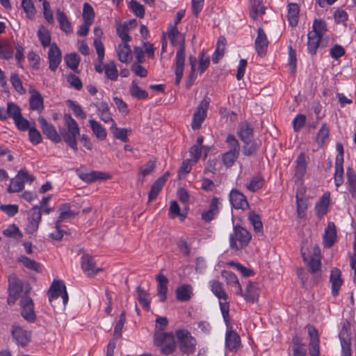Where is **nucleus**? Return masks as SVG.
I'll use <instances>...</instances> for the list:
<instances>
[{"mask_svg":"<svg viewBox=\"0 0 356 356\" xmlns=\"http://www.w3.org/2000/svg\"><path fill=\"white\" fill-rule=\"evenodd\" d=\"M93 105L97 108L98 115L102 121L106 123L108 122H114L110 112V108L106 102L93 103Z\"/></svg>","mask_w":356,"mask_h":356,"instance_id":"393cba45","label":"nucleus"},{"mask_svg":"<svg viewBox=\"0 0 356 356\" xmlns=\"http://www.w3.org/2000/svg\"><path fill=\"white\" fill-rule=\"evenodd\" d=\"M327 31V25L325 22L322 19H316L313 23L312 31H309V33H314V35H318L321 38H323Z\"/></svg>","mask_w":356,"mask_h":356,"instance_id":"ea45409f","label":"nucleus"},{"mask_svg":"<svg viewBox=\"0 0 356 356\" xmlns=\"http://www.w3.org/2000/svg\"><path fill=\"white\" fill-rule=\"evenodd\" d=\"M299 8L296 3H289L288 6V20L291 26H296L298 24Z\"/></svg>","mask_w":356,"mask_h":356,"instance_id":"79ce46f5","label":"nucleus"},{"mask_svg":"<svg viewBox=\"0 0 356 356\" xmlns=\"http://www.w3.org/2000/svg\"><path fill=\"white\" fill-rule=\"evenodd\" d=\"M296 166L295 171V177L301 180L304 177L306 169H307V163L305 160V154L304 153H300L296 160Z\"/></svg>","mask_w":356,"mask_h":356,"instance_id":"7c9ffc66","label":"nucleus"},{"mask_svg":"<svg viewBox=\"0 0 356 356\" xmlns=\"http://www.w3.org/2000/svg\"><path fill=\"white\" fill-rule=\"evenodd\" d=\"M330 136V129L327 124L324 123L321 125L316 136V143L318 146L322 147L327 140Z\"/></svg>","mask_w":356,"mask_h":356,"instance_id":"58836bf2","label":"nucleus"},{"mask_svg":"<svg viewBox=\"0 0 356 356\" xmlns=\"http://www.w3.org/2000/svg\"><path fill=\"white\" fill-rule=\"evenodd\" d=\"M65 60L67 66L73 71H76L81 58L80 56L76 53L67 54L65 56Z\"/></svg>","mask_w":356,"mask_h":356,"instance_id":"8fccbe9b","label":"nucleus"},{"mask_svg":"<svg viewBox=\"0 0 356 356\" xmlns=\"http://www.w3.org/2000/svg\"><path fill=\"white\" fill-rule=\"evenodd\" d=\"M346 177L348 191L353 197H356V175L352 168H348L347 169Z\"/></svg>","mask_w":356,"mask_h":356,"instance_id":"a19ab883","label":"nucleus"},{"mask_svg":"<svg viewBox=\"0 0 356 356\" xmlns=\"http://www.w3.org/2000/svg\"><path fill=\"white\" fill-rule=\"evenodd\" d=\"M209 286L212 293L218 298V300H227L228 295L223 289L222 283L218 280H211L209 282Z\"/></svg>","mask_w":356,"mask_h":356,"instance_id":"c756f323","label":"nucleus"},{"mask_svg":"<svg viewBox=\"0 0 356 356\" xmlns=\"http://www.w3.org/2000/svg\"><path fill=\"white\" fill-rule=\"evenodd\" d=\"M42 212L38 207H33L29 213V223L26 227V231L29 234H33L38 230L39 224L41 221Z\"/></svg>","mask_w":356,"mask_h":356,"instance_id":"dca6fc26","label":"nucleus"},{"mask_svg":"<svg viewBox=\"0 0 356 356\" xmlns=\"http://www.w3.org/2000/svg\"><path fill=\"white\" fill-rule=\"evenodd\" d=\"M130 93L133 97L138 99H145L148 97L147 92L140 88L135 81H132L130 86Z\"/></svg>","mask_w":356,"mask_h":356,"instance_id":"09e8293b","label":"nucleus"},{"mask_svg":"<svg viewBox=\"0 0 356 356\" xmlns=\"http://www.w3.org/2000/svg\"><path fill=\"white\" fill-rule=\"evenodd\" d=\"M22 290L23 286L21 280L15 275H10L8 277V304L10 305L15 304L22 293Z\"/></svg>","mask_w":356,"mask_h":356,"instance_id":"423d86ee","label":"nucleus"},{"mask_svg":"<svg viewBox=\"0 0 356 356\" xmlns=\"http://www.w3.org/2000/svg\"><path fill=\"white\" fill-rule=\"evenodd\" d=\"M38 36L44 47L50 45L51 36L49 31L44 26H41L38 31Z\"/></svg>","mask_w":356,"mask_h":356,"instance_id":"13d9d810","label":"nucleus"},{"mask_svg":"<svg viewBox=\"0 0 356 356\" xmlns=\"http://www.w3.org/2000/svg\"><path fill=\"white\" fill-rule=\"evenodd\" d=\"M111 131L113 136L123 142L128 141L127 132L128 130L125 128H119L117 127L116 123L113 122L111 128Z\"/></svg>","mask_w":356,"mask_h":356,"instance_id":"de8ad7c7","label":"nucleus"},{"mask_svg":"<svg viewBox=\"0 0 356 356\" xmlns=\"http://www.w3.org/2000/svg\"><path fill=\"white\" fill-rule=\"evenodd\" d=\"M251 8L250 16L253 20H256L258 15L265 13V7L262 4V0H250Z\"/></svg>","mask_w":356,"mask_h":356,"instance_id":"c9c22d12","label":"nucleus"},{"mask_svg":"<svg viewBox=\"0 0 356 356\" xmlns=\"http://www.w3.org/2000/svg\"><path fill=\"white\" fill-rule=\"evenodd\" d=\"M337 241V228L333 222H330L325 230L323 243L326 248H331Z\"/></svg>","mask_w":356,"mask_h":356,"instance_id":"b1692460","label":"nucleus"},{"mask_svg":"<svg viewBox=\"0 0 356 356\" xmlns=\"http://www.w3.org/2000/svg\"><path fill=\"white\" fill-rule=\"evenodd\" d=\"M10 82L16 91L20 95H24L26 90L22 86V81L17 74H12L10 76Z\"/></svg>","mask_w":356,"mask_h":356,"instance_id":"69168bd1","label":"nucleus"},{"mask_svg":"<svg viewBox=\"0 0 356 356\" xmlns=\"http://www.w3.org/2000/svg\"><path fill=\"white\" fill-rule=\"evenodd\" d=\"M106 76L113 81L118 79V72L114 62H110L104 65Z\"/></svg>","mask_w":356,"mask_h":356,"instance_id":"bf43d9fd","label":"nucleus"},{"mask_svg":"<svg viewBox=\"0 0 356 356\" xmlns=\"http://www.w3.org/2000/svg\"><path fill=\"white\" fill-rule=\"evenodd\" d=\"M156 279L159 283L158 296L159 300L161 302H165L167 298L166 294L168 291V280L163 274H159Z\"/></svg>","mask_w":356,"mask_h":356,"instance_id":"c85d7f7f","label":"nucleus"},{"mask_svg":"<svg viewBox=\"0 0 356 356\" xmlns=\"http://www.w3.org/2000/svg\"><path fill=\"white\" fill-rule=\"evenodd\" d=\"M81 268L86 275L95 277L98 273L104 270L102 268L96 266L93 257L89 254H84L81 257Z\"/></svg>","mask_w":356,"mask_h":356,"instance_id":"ddd939ff","label":"nucleus"},{"mask_svg":"<svg viewBox=\"0 0 356 356\" xmlns=\"http://www.w3.org/2000/svg\"><path fill=\"white\" fill-rule=\"evenodd\" d=\"M229 201L236 209H246L249 204L246 197L236 189H232L229 193Z\"/></svg>","mask_w":356,"mask_h":356,"instance_id":"f3484780","label":"nucleus"},{"mask_svg":"<svg viewBox=\"0 0 356 356\" xmlns=\"http://www.w3.org/2000/svg\"><path fill=\"white\" fill-rule=\"evenodd\" d=\"M293 356H306L307 351L303 345L300 342V339L298 337H294L293 339Z\"/></svg>","mask_w":356,"mask_h":356,"instance_id":"680f3d73","label":"nucleus"},{"mask_svg":"<svg viewBox=\"0 0 356 356\" xmlns=\"http://www.w3.org/2000/svg\"><path fill=\"white\" fill-rule=\"evenodd\" d=\"M243 152L248 156L254 154L259 146V143L253 139L243 141Z\"/></svg>","mask_w":356,"mask_h":356,"instance_id":"a18cd8bd","label":"nucleus"},{"mask_svg":"<svg viewBox=\"0 0 356 356\" xmlns=\"http://www.w3.org/2000/svg\"><path fill=\"white\" fill-rule=\"evenodd\" d=\"M95 17V12L93 8L88 3L83 4V18L84 22L92 24Z\"/></svg>","mask_w":356,"mask_h":356,"instance_id":"e2e57ef3","label":"nucleus"},{"mask_svg":"<svg viewBox=\"0 0 356 356\" xmlns=\"http://www.w3.org/2000/svg\"><path fill=\"white\" fill-rule=\"evenodd\" d=\"M6 106V108H0V120H6L9 118L14 120L22 115V109L17 104L9 102Z\"/></svg>","mask_w":356,"mask_h":356,"instance_id":"2eb2a0df","label":"nucleus"},{"mask_svg":"<svg viewBox=\"0 0 356 356\" xmlns=\"http://www.w3.org/2000/svg\"><path fill=\"white\" fill-rule=\"evenodd\" d=\"M56 17L58 21L60 28L66 33H70L72 31L71 24L68 20L67 15L60 9L56 10Z\"/></svg>","mask_w":356,"mask_h":356,"instance_id":"f704fd0d","label":"nucleus"},{"mask_svg":"<svg viewBox=\"0 0 356 356\" xmlns=\"http://www.w3.org/2000/svg\"><path fill=\"white\" fill-rule=\"evenodd\" d=\"M154 343L160 348L161 352L164 355H170L176 349V342L172 332H154Z\"/></svg>","mask_w":356,"mask_h":356,"instance_id":"7ed1b4c3","label":"nucleus"},{"mask_svg":"<svg viewBox=\"0 0 356 356\" xmlns=\"http://www.w3.org/2000/svg\"><path fill=\"white\" fill-rule=\"evenodd\" d=\"M244 299L249 302H254L259 298L258 284L255 282H248L245 289Z\"/></svg>","mask_w":356,"mask_h":356,"instance_id":"cd10ccee","label":"nucleus"},{"mask_svg":"<svg viewBox=\"0 0 356 356\" xmlns=\"http://www.w3.org/2000/svg\"><path fill=\"white\" fill-rule=\"evenodd\" d=\"M335 173H334V182L337 187H339L343 184V167L342 164V159L341 158L335 161Z\"/></svg>","mask_w":356,"mask_h":356,"instance_id":"49530a36","label":"nucleus"},{"mask_svg":"<svg viewBox=\"0 0 356 356\" xmlns=\"http://www.w3.org/2000/svg\"><path fill=\"white\" fill-rule=\"evenodd\" d=\"M303 193L304 191H298L296 193L297 213L300 218H304L307 209L305 200L300 197V195H303Z\"/></svg>","mask_w":356,"mask_h":356,"instance_id":"603ef678","label":"nucleus"},{"mask_svg":"<svg viewBox=\"0 0 356 356\" xmlns=\"http://www.w3.org/2000/svg\"><path fill=\"white\" fill-rule=\"evenodd\" d=\"M34 177L29 175L25 169L20 170L16 177L10 180V186L8 188L9 193H17L23 190L24 182H32Z\"/></svg>","mask_w":356,"mask_h":356,"instance_id":"0eeeda50","label":"nucleus"},{"mask_svg":"<svg viewBox=\"0 0 356 356\" xmlns=\"http://www.w3.org/2000/svg\"><path fill=\"white\" fill-rule=\"evenodd\" d=\"M254 45L257 54L261 56H264L268 46V40L262 28L257 29V35L255 39Z\"/></svg>","mask_w":356,"mask_h":356,"instance_id":"6ab92c4d","label":"nucleus"},{"mask_svg":"<svg viewBox=\"0 0 356 356\" xmlns=\"http://www.w3.org/2000/svg\"><path fill=\"white\" fill-rule=\"evenodd\" d=\"M29 92L31 94L29 99L30 109L41 112L44 109V101L41 94L33 87H30Z\"/></svg>","mask_w":356,"mask_h":356,"instance_id":"4be33fe9","label":"nucleus"},{"mask_svg":"<svg viewBox=\"0 0 356 356\" xmlns=\"http://www.w3.org/2000/svg\"><path fill=\"white\" fill-rule=\"evenodd\" d=\"M21 314L29 322H34L36 315L34 311V304L32 299L25 294L20 300Z\"/></svg>","mask_w":356,"mask_h":356,"instance_id":"9d476101","label":"nucleus"},{"mask_svg":"<svg viewBox=\"0 0 356 356\" xmlns=\"http://www.w3.org/2000/svg\"><path fill=\"white\" fill-rule=\"evenodd\" d=\"M3 234L7 237H17L21 238L22 234L19 231L18 227L15 224L9 225L6 229L3 231Z\"/></svg>","mask_w":356,"mask_h":356,"instance_id":"338daca9","label":"nucleus"},{"mask_svg":"<svg viewBox=\"0 0 356 356\" xmlns=\"http://www.w3.org/2000/svg\"><path fill=\"white\" fill-rule=\"evenodd\" d=\"M65 129L60 130L61 139L73 150L77 151V140L80 137V128L76 120L70 114L63 116Z\"/></svg>","mask_w":356,"mask_h":356,"instance_id":"f257e3e1","label":"nucleus"},{"mask_svg":"<svg viewBox=\"0 0 356 356\" xmlns=\"http://www.w3.org/2000/svg\"><path fill=\"white\" fill-rule=\"evenodd\" d=\"M67 104L77 118H79L82 120L86 118V114L83 111L81 106L79 104L70 99L67 101Z\"/></svg>","mask_w":356,"mask_h":356,"instance_id":"0e129e2a","label":"nucleus"},{"mask_svg":"<svg viewBox=\"0 0 356 356\" xmlns=\"http://www.w3.org/2000/svg\"><path fill=\"white\" fill-rule=\"evenodd\" d=\"M209 102L208 97L204 98L194 113L191 123V127L194 130L200 129L206 118Z\"/></svg>","mask_w":356,"mask_h":356,"instance_id":"1a4fd4ad","label":"nucleus"},{"mask_svg":"<svg viewBox=\"0 0 356 356\" xmlns=\"http://www.w3.org/2000/svg\"><path fill=\"white\" fill-rule=\"evenodd\" d=\"M172 45H178L179 48L176 54V85H179L183 76L184 63H185V38L184 35H178L177 36L170 38Z\"/></svg>","mask_w":356,"mask_h":356,"instance_id":"f03ea898","label":"nucleus"},{"mask_svg":"<svg viewBox=\"0 0 356 356\" xmlns=\"http://www.w3.org/2000/svg\"><path fill=\"white\" fill-rule=\"evenodd\" d=\"M239 156V152H234V151H227L222 156V161L223 164L227 168L232 167L236 160L238 159Z\"/></svg>","mask_w":356,"mask_h":356,"instance_id":"6e6d98bb","label":"nucleus"},{"mask_svg":"<svg viewBox=\"0 0 356 356\" xmlns=\"http://www.w3.org/2000/svg\"><path fill=\"white\" fill-rule=\"evenodd\" d=\"M238 135L243 142L251 140L253 136V128L248 122H242L239 126Z\"/></svg>","mask_w":356,"mask_h":356,"instance_id":"473e14b6","label":"nucleus"},{"mask_svg":"<svg viewBox=\"0 0 356 356\" xmlns=\"http://www.w3.org/2000/svg\"><path fill=\"white\" fill-rule=\"evenodd\" d=\"M11 334L15 342L22 347L27 346L31 339V332L19 325H13Z\"/></svg>","mask_w":356,"mask_h":356,"instance_id":"9b49d317","label":"nucleus"},{"mask_svg":"<svg viewBox=\"0 0 356 356\" xmlns=\"http://www.w3.org/2000/svg\"><path fill=\"white\" fill-rule=\"evenodd\" d=\"M264 184V179L260 175H257L251 179L250 182L246 184V188L251 192H256L259 190Z\"/></svg>","mask_w":356,"mask_h":356,"instance_id":"5fc2aeb1","label":"nucleus"},{"mask_svg":"<svg viewBox=\"0 0 356 356\" xmlns=\"http://www.w3.org/2000/svg\"><path fill=\"white\" fill-rule=\"evenodd\" d=\"M89 123L93 134L98 139L104 140L106 138V130L99 122L92 119L89 120Z\"/></svg>","mask_w":356,"mask_h":356,"instance_id":"e433bc0d","label":"nucleus"},{"mask_svg":"<svg viewBox=\"0 0 356 356\" xmlns=\"http://www.w3.org/2000/svg\"><path fill=\"white\" fill-rule=\"evenodd\" d=\"M49 300L52 302L54 300L61 296L63 305H65L68 302V295L66 286L63 282L60 280H54L48 291Z\"/></svg>","mask_w":356,"mask_h":356,"instance_id":"6e6552de","label":"nucleus"},{"mask_svg":"<svg viewBox=\"0 0 356 356\" xmlns=\"http://www.w3.org/2000/svg\"><path fill=\"white\" fill-rule=\"evenodd\" d=\"M221 275L228 285L233 286L239 282L236 275L231 271L224 270L221 272Z\"/></svg>","mask_w":356,"mask_h":356,"instance_id":"774afa93","label":"nucleus"},{"mask_svg":"<svg viewBox=\"0 0 356 356\" xmlns=\"http://www.w3.org/2000/svg\"><path fill=\"white\" fill-rule=\"evenodd\" d=\"M168 175L169 173L166 172L164 175L159 177L154 182L151 187L150 191L149 192V202L154 200L156 198L163 186L165 184Z\"/></svg>","mask_w":356,"mask_h":356,"instance_id":"a878e982","label":"nucleus"},{"mask_svg":"<svg viewBox=\"0 0 356 356\" xmlns=\"http://www.w3.org/2000/svg\"><path fill=\"white\" fill-rule=\"evenodd\" d=\"M178 345L180 350L185 354H193L195 351L197 341L194 337L186 330L176 331Z\"/></svg>","mask_w":356,"mask_h":356,"instance_id":"39448f33","label":"nucleus"},{"mask_svg":"<svg viewBox=\"0 0 356 356\" xmlns=\"http://www.w3.org/2000/svg\"><path fill=\"white\" fill-rule=\"evenodd\" d=\"M19 261L21 262L25 267L30 270L39 272L41 270V266L35 261L32 260L27 257L22 256L19 258Z\"/></svg>","mask_w":356,"mask_h":356,"instance_id":"052dcab7","label":"nucleus"},{"mask_svg":"<svg viewBox=\"0 0 356 356\" xmlns=\"http://www.w3.org/2000/svg\"><path fill=\"white\" fill-rule=\"evenodd\" d=\"M251 238V234L246 229L240 225H235L234 232L229 236L230 248L238 250L246 246Z\"/></svg>","mask_w":356,"mask_h":356,"instance_id":"20e7f679","label":"nucleus"},{"mask_svg":"<svg viewBox=\"0 0 356 356\" xmlns=\"http://www.w3.org/2000/svg\"><path fill=\"white\" fill-rule=\"evenodd\" d=\"M320 254V249L317 247H314L313 255L308 262L309 271L313 274L316 273L317 275H318V273L321 268Z\"/></svg>","mask_w":356,"mask_h":356,"instance_id":"bb28decb","label":"nucleus"},{"mask_svg":"<svg viewBox=\"0 0 356 356\" xmlns=\"http://www.w3.org/2000/svg\"><path fill=\"white\" fill-rule=\"evenodd\" d=\"M330 281L332 284V295L337 296L343 282L341 278V272L339 269L334 268L331 270Z\"/></svg>","mask_w":356,"mask_h":356,"instance_id":"5701e85b","label":"nucleus"},{"mask_svg":"<svg viewBox=\"0 0 356 356\" xmlns=\"http://www.w3.org/2000/svg\"><path fill=\"white\" fill-rule=\"evenodd\" d=\"M322 38L314 35V33H308L307 34V49L312 55H315L319 47Z\"/></svg>","mask_w":356,"mask_h":356,"instance_id":"72a5a7b5","label":"nucleus"},{"mask_svg":"<svg viewBox=\"0 0 356 356\" xmlns=\"http://www.w3.org/2000/svg\"><path fill=\"white\" fill-rule=\"evenodd\" d=\"M22 7L28 18L34 17L36 10L32 0H22Z\"/></svg>","mask_w":356,"mask_h":356,"instance_id":"4d7b16f0","label":"nucleus"},{"mask_svg":"<svg viewBox=\"0 0 356 356\" xmlns=\"http://www.w3.org/2000/svg\"><path fill=\"white\" fill-rule=\"evenodd\" d=\"M136 293L138 295L137 299L140 304L143 307L144 309L149 310L150 309L149 293L143 289L140 286H137Z\"/></svg>","mask_w":356,"mask_h":356,"instance_id":"37998d69","label":"nucleus"},{"mask_svg":"<svg viewBox=\"0 0 356 356\" xmlns=\"http://www.w3.org/2000/svg\"><path fill=\"white\" fill-rule=\"evenodd\" d=\"M225 345L229 351L237 352L241 346L240 336L235 331L228 330L225 334Z\"/></svg>","mask_w":356,"mask_h":356,"instance_id":"a211bd4d","label":"nucleus"},{"mask_svg":"<svg viewBox=\"0 0 356 356\" xmlns=\"http://www.w3.org/2000/svg\"><path fill=\"white\" fill-rule=\"evenodd\" d=\"M38 122L44 134L49 139L55 143H60L61 141V134H59L54 126L49 123L44 118L40 117L38 118Z\"/></svg>","mask_w":356,"mask_h":356,"instance_id":"4468645a","label":"nucleus"},{"mask_svg":"<svg viewBox=\"0 0 356 356\" xmlns=\"http://www.w3.org/2000/svg\"><path fill=\"white\" fill-rule=\"evenodd\" d=\"M61 51L56 44H52L49 49L48 59L49 68L52 71H56L61 62Z\"/></svg>","mask_w":356,"mask_h":356,"instance_id":"412c9836","label":"nucleus"},{"mask_svg":"<svg viewBox=\"0 0 356 356\" xmlns=\"http://www.w3.org/2000/svg\"><path fill=\"white\" fill-rule=\"evenodd\" d=\"M76 173L78 177L86 183H92L97 180H104L109 178V176L99 171H90L87 172L77 170Z\"/></svg>","mask_w":356,"mask_h":356,"instance_id":"aec40b11","label":"nucleus"},{"mask_svg":"<svg viewBox=\"0 0 356 356\" xmlns=\"http://www.w3.org/2000/svg\"><path fill=\"white\" fill-rule=\"evenodd\" d=\"M60 215L58 219L56 220L58 223H61L66 219L73 217L76 215L75 213L70 210V206L67 204H61L59 207Z\"/></svg>","mask_w":356,"mask_h":356,"instance_id":"864d4df0","label":"nucleus"},{"mask_svg":"<svg viewBox=\"0 0 356 356\" xmlns=\"http://www.w3.org/2000/svg\"><path fill=\"white\" fill-rule=\"evenodd\" d=\"M192 286L189 284H184L176 289V298L180 301H188L192 295Z\"/></svg>","mask_w":356,"mask_h":356,"instance_id":"2f4dec72","label":"nucleus"},{"mask_svg":"<svg viewBox=\"0 0 356 356\" xmlns=\"http://www.w3.org/2000/svg\"><path fill=\"white\" fill-rule=\"evenodd\" d=\"M248 220L254 227L256 232L261 233L263 230V224L259 215L254 211H251L248 214Z\"/></svg>","mask_w":356,"mask_h":356,"instance_id":"3c124183","label":"nucleus"},{"mask_svg":"<svg viewBox=\"0 0 356 356\" xmlns=\"http://www.w3.org/2000/svg\"><path fill=\"white\" fill-rule=\"evenodd\" d=\"M118 55L119 60L122 63H128L131 58V50L127 43H123L118 46Z\"/></svg>","mask_w":356,"mask_h":356,"instance_id":"4c0bfd02","label":"nucleus"},{"mask_svg":"<svg viewBox=\"0 0 356 356\" xmlns=\"http://www.w3.org/2000/svg\"><path fill=\"white\" fill-rule=\"evenodd\" d=\"M339 337L341 341V356H351V337L348 323L343 324Z\"/></svg>","mask_w":356,"mask_h":356,"instance_id":"f8f14e48","label":"nucleus"},{"mask_svg":"<svg viewBox=\"0 0 356 356\" xmlns=\"http://www.w3.org/2000/svg\"><path fill=\"white\" fill-rule=\"evenodd\" d=\"M329 203L330 195L325 193L322 196L320 201L316 205V213L319 217H322L326 213Z\"/></svg>","mask_w":356,"mask_h":356,"instance_id":"c03bdc74","label":"nucleus"}]
</instances>
